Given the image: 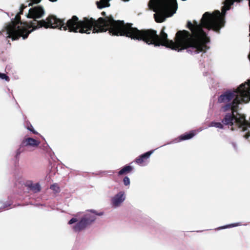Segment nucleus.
Wrapping results in <instances>:
<instances>
[{
  "label": "nucleus",
  "instance_id": "4",
  "mask_svg": "<svg viewBox=\"0 0 250 250\" xmlns=\"http://www.w3.org/2000/svg\"><path fill=\"white\" fill-rule=\"evenodd\" d=\"M40 144V142L32 138H27L22 141V145L25 146L32 147H37Z\"/></svg>",
  "mask_w": 250,
  "mask_h": 250
},
{
  "label": "nucleus",
  "instance_id": "10",
  "mask_svg": "<svg viewBox=\"0 0 250 250\" xmlns=\"http://www.w3.org/2000/svg\"><path fill=\"white\" fill-rule=\"evenodd\" d=\"M30 190L32 191L34 193H37L41 190V186L39 183L36 184H31L29 186Z\"/></svg>",
  "mask_w": 250,
  "mask_h": 250
},
{
  "label": "nucleus",
  "instance_id": "17",
  "mask_svg": "<svg viewBox=\"0 0 250 250\" xmlns=\"http://www.w3.org/2000/svg\"><path fill=\"white\" fill-rule=\"evenodd\" d=\"M78 221V220L77 218H72V219H71L68 222V224L69 225H71L74 223H76Z\"/></svg>",
  "mask_w": 250,
  "mask_h": 250
},
{
  "label": "nucleus",
  "instance_id": "13",
  "mask_svg": "<svg viewBox=\"0 0 250 250\" xmlns=\"http://www.w3.org/2000/svg\"><path fill=\"white\" fill-rule=\"evenodd\" d=\"M239 225H240V223H233V224H229L228 225H226V226H224L221 227H220L219 228V229H227L228 228H232V227L238 226Z\"/></svg>",
  "mask_w": 250,
  "mask_h": 250
},
{
  "label": "nucleus",
  "instance_id": "12",
  "mask_svg": "<svg viewBox=\"0 0 250 250\" xmlns=\"http://www.w3.org/2000/svg\"><path fill=\"white\" fill-rule=\"evenodd\" d=\"M208 127H215L216 128L222 129L223 128V125L220 122H212L208 125Z\"/></svg>",
  "mask_w": 250,
  "mask_h": 250
},
{
  "label": "nucleus",
  "instance_id": "22",
  "mask_svg": "<svg viewBox=\"0 0 250 250\" xmlns=\"http://www.w3.org/2000/svg\"><path fill=\"white\" fill-rule=\"evenodd\" d=\"M102 14H103V15H105V13L104 12H102Z\"/></svg>",
  "mask_w": 250,
  "mask_h": 250
},
{
  "label": "nucleus",
  "instance_id": "11",
  "mask_svg": "<svg viewBox=\"0 0 250 250\" xmlns=\"http://www.w3.org/2000/svg\"><path fill=\"white\" fill-rule=\"evenodd\" d=\"M132 168L130 166H126L122 168L118 172L119 175H122L125 172H129L132 170Z\"/></svg>",
  "mask_w": 250,
  "mask_h": 250
},
{
  "label": "nucleus",
  "instance_id": "24",
  "mask_svg": "<svg viewBox=\"0 0 250 250\" xmlns=\"http://www.w3.org/2000/svg\"><path fill=\"white\" fill-rule=\"evenodd\" d=\"M102 213L98 214L99 215H102ZM96 215H98V214H96Z\"/></svg>",
  "mask_w": 250,
  "mask_h": 250
},
{
  "label": "nucleus",
  "instance_id": "3",
  "mask_svg": "<svg viewBox=\"0 0 250 250\" xmlns=\"http://www.w3.org/2000/svg\"><path fill=\"white\" fill-rule=\"evenodd\" d=\"M126 199V195L124 191H120L117 193L111 198V205L114 208L120 207Z\"/></svg>",
  "mask_w": 250,
  "mask_h": 250
},
{
  "label": "nucleus",
  "instance_id": "6",
  "mask_svg": "<svg viewBox=\"0 0 250 250\" xmlns=\"http://www.w3.org/2000/svg\"><path fill=\"white\" fill-rule=\"evenodd\" d=\"M96 213L94 211L90 210L84 214L82 218L84 219L85 222L89 225L95 221Z\"/></svg>",
  "mask_w": 250,
  "mask_h": 250
},
{
  "label": "nucleus",
  "instance_id": "14",
  "mask_svg": "<svg viewBox=\"0 0 250 250\" xmlns=\"http://www.w3.org/2000/svg\"><path fill=\"white\" fill-rule=\"evenodd\" d=\"M50 188L56 193H58L60 191V188L56 184L52 185Z\"/></svg>",
  "mask_w": 250,
  "mask_h": 250
},
{
  "label": "nucleus",
  "instance_id": "7",
  "mask_svg": "<svg viewBox=\"0 0 250 250\" xmlns=\"http://www.w3.org/2000/svg\"><path fill=\"white\" fill-rule=\"evenodd\" d=\"M155 150H150L147 151L142 155H141L138 158L135 160L136 163L141 164L144 162V159H148L150 157L151 155L153 153Z\"/></svg>",
  "mask_w": 250,
  "mask_h": 250
},
{
  "label": "nucleus",
  "instance_id": "8",
  "mask_svg": "<svg viewBox=\"0 0 250 250\" xmlns=\"http://www.w3.org/2000/svg\"><path fill=\"white\" fill-rule=\"evenodd\" d=\"M111 0H100V1H96L97 7L99 9H102L105 7H108L110 6L109 1Z\"/></svg>",
  "mask_w": 250,
  "mask_h": 250
},
{
  "label": "nucleus",
  "instance_id": "19",
  "mask_svg": "<svg viewBox=\"0 0 250 250\" xmlns=\"http://www.w3.org/2000/svg\"><path fill=\"white\" fill-rule=\"evenodd\" d=\"M41 1V0H32V2H29L28 4V5L29 6H31L32 5L33 3H39L40 1Z\"/></svg>",
  "mask_w": 250,
  "mask_h": 250
},
{
  "label": "nucleus",
  "instance_id": "15",
  "mask_svg": "<svg viewBox=\"0 0 250 250\" xmlns=\"http://www.w3.org/2000/svg\"><path fill=\"white\" fill-rule=\"evenodd\" d=\"M0 79L1 80H5L7 82L9 81V77L4 73H0Z\"/></svg>",
  "mask_w": 250,
  "mask_h": 250
},
{
  "label": "nucleus",
  "instance_id": "2",
  "mask_svg": "<svg viewBox=\"0 0 250 250\" xmlns=\"http://www.w3.org/2000/svg\"><path fill=\"white\" fill-rule=\"evenodd\" d=\"M148 5L155 12L154 17L157 22H163L172 16L178 7L176 0H150Z\"/></svg>",
  "mask_w": 250,
  "mask_h": 250
},
{
  "label": "nucleus",
  "instance_id": "20",
  "mask_svg": "<svg viewBox=\"0 0 250 250\" xmlns=\"http://www.w3.org/2000/svg\"><path fill=\"white\" fill-rule=\"evenodd\" d=\"M231 145L233 147L234 150L235 151H237V150H238V146H237V144L235 143H234V142H232L231 143Z\"/></svg>",
  "mask_w": 250,
  "mask_h": 250
},
{
  "label": "nucleus",
  "instance_id": "1",
  "mask_svg": "<svg viewBox=\"0 0 250 250\" xmlns=\"http://www.w3.org/2000/svg\"><path fill=\"white\" fill-rule=\"evenodd\" d=\"M26 6L21 4L20 12L6 25L5 28L7 38L16 40L22 37V39L25 40L30 33L44 27L45 28H59L64 30L68 29L70 32L86 34H89L92 30L94 33L108 30L113 35L125 36L133 40L143 41L150 44V29L138 30L133 27L132 24L125 23L122 21L114 20L111 16L106 17L104 19L99 18L97 21L87 18L79 21L77 16H74L66 23L54 16H49L46 20L38 21L37 19L41 18L44 15L45 11L42 7L37 6L31 8L27 16V18H32L33 20L29 23L22 22L20 15L22 14L23 9Z\"/></svg>",
  "mask_w": 250,
  "mask_h": 250
},
{
  "label": "nucleus",
  "instance_id": "21",
  "mask_svg": "<svg viewBox=\"0 0 250 250\" xmlns=\"http://www.w3.org/2000/svg\"><path fill=\"white\" fill-rule=\"evenodd\" d=\"M49 0L52 2H55V1H56L57 0Z\"/></svg>",
  "mask_w": 250,
  "mask_h": 250
},
{
  "label": "nucleus",
  "instance_id": "5",
  "mask_svg": "<svg viewBox=\"0 0 250 250\" xmlns=\"http://www.w3.org/2000/svg\"><path fill=\"white\" fill-rule=\"evenodd\" d=\"M88 225V224L85 222V220L82 218L80 221L73 226V229L75 232H79L85 229Z\"/></svg>",
  "mask_w": 250,
  "mask_h": 250
},
{
  "label": "nucleus",
  "instance_id": "16",
  "mask_svg": "<svg viewBox=\"0 0 250 250\" xmlns=\"http://www.w3.org/2000/svg\"><path fill=\"white\" fill-rule=\"evenodd\" d=\"M124 184L125 186H128L130 184V179L129 178L126 176L124 178Z\"/></svg>",
  "mask_w": 250,
  "mask_h": 250
},
{
  "label": "nucleus",
  "instance_id": "18",
  "mask_svg": "<svg viewBox=\"0 0 250 250\" xmlns=\"http://www.w3.org/2000/svg\"><path fill=\"white\" fill-rule=\"evenodd\" d=\"M27 129L29 131H30L31 132H33V133L34 134H37L38 132L35 130V129H34L33 127L31 125L30 127H27Z\"/></svg>",
  "mask_w": 250,
  "mask_h": 250
},
{
  "label": "nucleus",
  "instance_id": "23",
  "mask_svg": "<svg viewBox=\"0 0 250 250\" xmlns=\"http://www.w3.org/2000/svg\"><path fill=\"white\" fill-rule=\"evenodd\" d=\"M123 0V1H129V0Z\"/></svg>",
  "mask_w": 250,
  "mask_h": 250
},
{
  "label": "nucleus",
  "instance_id": "9",
  "mask_svg": "<svg viewBox=\"0 0 250 250\" xmlns=\"http://www.w3.org/2000/svg\"><path fill=\"white\" fill-rule=\"evenodd\" d=\"M195 135L193 131H191L188 133H185L181 135L179 137L180 141L188 140L192 138Z\"/></svg>",
  "mask_w": 250,
  "mask_h": 250
}]
</instances>
